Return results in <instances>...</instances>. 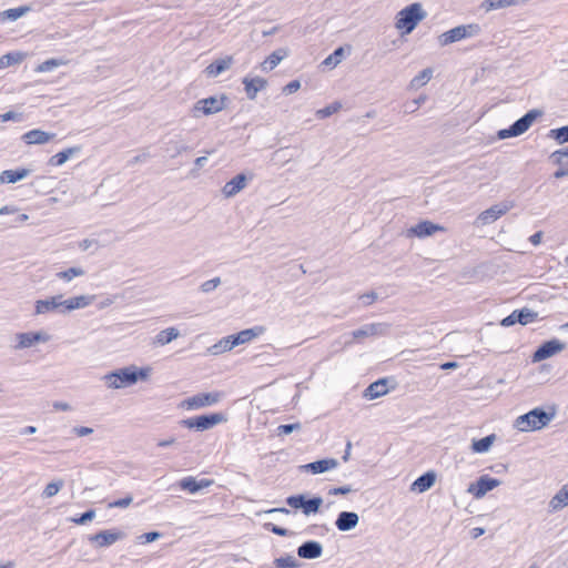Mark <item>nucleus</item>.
Instances as JSON below:
<instances>
[{
    "label": "nucleus",
    "mask_w": 568,
    "mask_h": 568,
    "mask_svg": "<svg viewBox=\"0 0 568 568\" xmlns=\"http://www.w3.org/2000/svg\"><path fill=\"white\" fill-rule=\"evenodd\" d=\"M300 88H301L300 81L298 80H293V81L288 82L283 88V92L286 93V94H292V93L296 92Z\"/></svg>",
    "instance_id": "4d7b16f0"
},
{
    "label": "nucleus",
    "mask_w": 568,
    "mask_h": 568,
    "mask_svg": "<svg viewBox=\"0 0 568 568\" xmlns=\"http://www.w3.org/2000/svg\"><path fill=\"white\" fill-rule=\"evenodd\" d=\"M550 158L556 164H568V148L552 152Z\"/></svg>",
    "instance_id": "49530a36"
},
{
    "label": "nucleus",
    "mask_w": 568,
    "mask_h": 568,
    "mask_svg": "<svg viewBox=\"0 0 568 568\" xmlns=\"http://www.w3.org/2000/svg\"><path fill=\"white\" fill-rule=\"evenodd\" d=\"M94 243H95V241H93V240H89V239H85V240H83V241H81V242H80L79 247H80L82 251H87V250H89V248L92 246V244H94Z\"/></svg>",
    "instance_id": "69168bd1"
},
{
    "label": "nucleus",
    "mask_w": 568,
    "mask_h": 568,
    "mask_svg": "<svg viewBox=\"0 0 568 568\" xmlns=\"http://www.w3.org/2000/svg\"><path fill=\"white\" fill-rule=\"evenodd\" d=\"M537 314L534 313L530 308L524 307L521 310H515L509 315L505 316L503 320H531Z\"/></svg>",
    "instance_id": "a19ab883"
},
{
    "label": "nucleus",
    "mask_w": 568,
    "mask_h": 568,
    "mask_svg": "<svg viewBox=\"0 0 568 568\" xmlns=\"http://www.w3.org/2000/svg\"><path fill=\"white\" fill-rule=\"evenodd\" d=\"M484 534H485V529L481 528V527H475V528L471 529V537L473 538H478V537H480Z\"/></svg>",
    "instance_id": "774afa93"
},
{
    "label": "nucleus",
    "mask_w": 568,
    "mask_h": 568,
    "mask_svg": "<svg viewBox=\"0 0 568 568\" xmlns=\"http://www.w3.org/2000/svg\"><path fill=\"white\" fill-rule=\"evenodd\" d=\"M382 333V324L381 323H373V324H368V325H365L364 327L357 329V331H354L353 332V336L354 338L356 339H361V338H364V337H367V336H374V335H377V334H381Z\"/></svg>",
    "instance_id": "2f4dec72"
},
{
    "label": "nucleus",
    "mask_w": 568,
    "mask_h": 568,
    "mask_svg": "<svg viewBox=\"0 0 568 568\" xmlns=\"http://www.w3.org/2000/svg\"><path fill=\"white\" fill-rule=\"evenodd\" d=\"M351 491H353L352 487L349 485H345V486H341V487L331 488L328 494L332 495V496H335V495H347Z\"/></svg>",
    "instance_id": "6e6d98bb"
},
{
    "label": "nucleus",
    "mask_w": 568,
    "mask_h": 568,
    "mask_svg": "<svg viewBox=\"0 0 568 568\" xmlns=\"http://www.w3.org/2000/svg\"><path fill=\"white\" fill-rule=\"evenodd\" d=\"M555 410L546 412L540 407H536L528 413L516 418L514 426L520 432L540 430L549 425L555 418Z\"/></svg>",
    "instance_id": "7ed1b4c3"
},
{
    "label": "nucleus",
    "mask_w": 568,
    "mask_h": 568,
    "mask_svg": "<svg viewBox=\"0 0 568 568\" xmlns=\"http://www.w3.org/2000/svg\"><path fill=\"white\" fill-rule=\"evenodd\" d=\"M94 301L93 295H79L63 298V295L39 300L34 304V315L65 314L68 312L84 308Z\"/></svg>",
    "instance_id": "f257e3e1"
},
{
    "label": "nucleus",
    "mask_w": 568,
    "mask_h": 568,
    "mask_svg": "<svg viewBox=\"0 0 568 568\" xmlns=\"http://www.w3.org/2000/svg\"><path fill=\"white\" fill-rule=\"evenodd\" d=\"M182 426L189 429L204 430L213 427V414L201 415L181 420Z\"/></svg>",
    "instance_id": "a211bd4d"
},
{
    "label": "nucleus",
    "mask_w": 568,
    "mask_h": 568,
    "mask_svg": "<svg viewBox=\"0 0 568 568\" xmlns=\"http://www.w3.org/2000/svg\"><path fill=\"white\" fill-rule=\"evenodd\" d=\"M264 333L263 326H254L252 328L243 329L239 333L232 334L236 345L245 344Z\"/></svg>",
    "instance_id": "393cba45"
},
{
    "label": "nucleus",
    "mask_w": 568,
    "mask_h": 568,
    "mask_svg": "<svg viewBox=\"0 0 568 568\" xmlns=\"http://www.w3.org/2000/svg\"><path fill=\"white\" fill-rule=\"evenodd\" d=\"M95 517V510L89 509L81 514L79 517L72 518L71 521L77 525H84L88 521H91Z\"/></svg>",
    "instance_id": "09e8293b"
},
{
    "label": "nucleus",
    "mask_w": 568,
    "mask_h": 568,
    "mask_svg": "<svg viewBox=\"0 0 568 568\" xmlns=\"http://www.w3.org/2000/svg\"><path fill=\"white\" fill-rule=\"evenodd\" d=\"M426 16L427 12L423 9V6L419 2H414L397 13L395 27L402 36L409 34Z\"/></svg>",
    "instance_id": "20e7f679"
},
{
    "label": "nucleus",
    "mask_w": 568,
    "mask_h": 568,
    "mask_svg": "<svg viewBox=\"0 0 568 568\" xmlns=\"http://www.w3.org/2000/svg\"><path fill=\"white\" fill-rule=\"evenodd\" d=\"M341 108H342L341 102H333V103L328 104L327 106L317 110L316 116L320 119L328 118V116L333 115L334 113H336Z\"/></svg>",
    "instance_id": "a18cd8bd"
},
{
    "label": "nucleus",
    "mask_w": 568,
    "mask_h": 568,
    "mask_svg": "<svg viewBox=\"0 0 568 568\" xmlns=\"http://www.w3.org/2000/svg\"><path fill=\"white\" fill-rule=\"evenodd\" d=\"M376 298H377V295L375 292H369V293L363 294L358 297L359 302L363 305H371Z\"/></svg>",
    "instance_id": "13d9d810"
},
{
    "label": "nucleus",
    "mask_w": 568,
    "mask_h": 568,
    "mask_svg": "<svg viewBox=\"0 0 568 568\" xmlns=\"http://www.w3.org/2000/svg\"><path fill=\"white\" fill-rule=\"evenodd\" d=\"M300 423H293V424H283L277 427V434L278 435H288L293 433L294 430L301 429Z\"/></svg>",
    "instance_id": "3c124183"
},
{
    "label": "nucleus",
    "mask_w": 568,
    "mask_h": 568,
    "mask_svg": "<svg viewBox=\"0 0 568 568\" xmlns=\"http://www.w3.org/2000/svg\"><path fill=\"white\" fill-rule=\"evenodd\" d=\"M213 403V395L211 393L196 394L182 402V406L186 409H196Z\"/></svg>",
    "instance_id": "5701e85b"
},
{
    "label": "nucleus",
    "mask_w": 568,
    "mask_h": 568,
    "mask_svg": "<svg viewBox=\"0 0 568 568\" xmlns=\"http://www.w3.org/2000/svg\"><path fill=\"white\" fill-rule=\"evenodd\" d=\"M235 346L237 345L236 342L234 341L233 335H229L219 341V343H215V354L231 351Z\"/></svg>",
    "instance_id": "79ce46f5"
},
{
    "label": "nucleus",
    "mask_w": 568,
    "mask_h": 568,
    "mask_svg": "<svg viewBox=\"0 0 568 568\" xmlns=\"http://www.w3.org/2000/svg\"><path fill=\"white\" fill-rule=\"evenodd\" d=\"M338 462L334 458H326L316 462H312L305 465H302L300 469L305 473H311L313 475L322 474L325 471L333 470L338 467Z\"/></svg>",
    "instance_id": "f8f14e48"
},
{
    "label": "nucleus",
    "mask_w": 568,
    "mask_h": 568,
    "mask_svg": "<svg viewBox=\"0 0 568 568\" xmlns=\"http://www.w3.org/2000/svg\"><path fill=\"white\" fill-rule=\"evenodd\" d=\"M246 175L241 173L229 181L222 189V193L225 197H233L246 186Z\"/></svg>",
    "instance_id": "aec40b11"
},
{
    "label": "nucleus",
    "mask_w": 568,
    "mask_h": 568,
    "mask_svg": "<svg viewBox=\"0 0 568 568\" xmlns=\"http://www.w3.org/2000/svg\"><path fill=\"white\" fill-rule=\"evenodd\" d=\"M436 480V475L433 471H427L419 476L410 486L413 491L425 493L430 489Z\"/></svg>",
    "instance_id": "b1692460"
},
{
    "label": "nucleus",
    "mask_w": 568,
    "mask_h": 568,
    "mask_svg": "<svg viewBox=\"0 0 568 568\" xmlns=\"http://www.w3.org/2000/svg\"><path fill=\"white\" fill-rule=\"evenodd\" d=\"M22 57L20 53H7L0 57V70L6 69L12 64H17L21 61Z\"/></svg>",
    "instance_id": "c03bdc74"
},
{
    "label": "nucleus",
    "mask_w": 568,
    "mask_h": 568,
    "mask_svg": "<svg viewBox=\"0 0 568 568\" xmlns=\"http://www.w3.org/2000/svg\"><path fill=\"white\" fill-rule=\"evenodd\" d=\"M160 536L161 535L158 531H150V532H145V534L141 535L140 539H142L143 542H153L156 539H159Z\"/></svg>",
    "instance_id": "bf43d9fd"
},
{
    "label": "nucleus",
    "mask_w": 568,
    "mask_h": 568,
    "mask_svg": "<svg viewBox=\"0 0 568 568\" xmlns=\"http://www.w3.org/2000/svg\"><path fill=\"white\" fill-rule=\"evenodd\" d=\"M213 480L207 478L196 479L195 477L189 476L180 480L179 486L191 494H196L200 490L210 487Z\"/></svg>",
    "instance_id": "2eb2a0df"
},
{
    "label": "nucleus",
    "mask_w": 568,
    "mask_h": 568,
    "mask_svg": "<svg viewBox=\"0 0 568 568\" xmlns=\"http://www.w3.org/2000/svg\"><path fill=\"white\" fill-rule=\"evenodd\" d=\"M322 504L323 499L321 497L305 499L302 511L306 516H310L311 514H316L320 510Z\"/></svg>",
    "instance_id": "e433bc0d"
},
{
    "label": "nucleus",
    "mask_w": 568,
    "mask_h": 568,
    "mask_svg": "<svg viewBox=\"0 0 568 568\" xmlns=\"http://www.w3.org/2000/svg\"><path fill=\"white\" fill-rule=\"evenodd\" d=\"M11 120H20V114L13 111H8L6 113L0 114V122H7Z\"/></svg>",
    "instance_id": "052dcab7"
},
{
    "label": "nucleus",
    "mask_w": 568,
    "mask_h": 568,
    "mask_svg": "<svg viewBox=\"0 0 568 568\" xmlns=\"http://www.w3.org/2000/svg\"><path fill=\"white\" fill-rule=\"evenodd\" d=\"M565 176H568V168L567 169L561 168L554 173V178H556V179H561Z\"/></svg>",
    "instance_id": "338daca9"
},
{
    "label": "nucleus",
    "mask_w": 568,
    "mask_h": 568,
    "mask_svg": "<svg viewBox=\"0 0 568 568\" xmlns=\"http://www.w3.org/2000/svg\"><path fill=\"white\" fill-rule=\"evenodd\" d=\"M264 528H265L266 530L272 531V532H273V534H275V535H278V536H290V535H292V532H291V531H288L287 529L282 528V527H280V526H276V525H274V524H272V523H266V524L264 525Z\"/></svg>",
    "instance_id": "864d4df0"
},
{
    "label": "nucleus",
    "mask_w": 568,
    "mask_h": 568,
    "mask_svg": "<svg viewBox=\"0 0 568 568\" xmlns=\"http://www.w3.org/2000/svg\"><path fill=\"white\" fill-rule=\"evenodd\" d=\"M344 57V49L342 47L335 49L333 53H331L327 58H325L322 62L323 65L328 68H335L342 62Z\"/></svg>",
    "instance_id": "4c0bfd02"
},
{
    "label": "nucleus",
    "mask_w": 568,
    "mask_h": 568,
    "mask_svg": "<svg viewBox=\"0 0 568 568\" xmlns=\"http://www.w3.org/2000/svg\"><path fill=\"white\" fill-rule=\"evenodd\" d=\"M233 60L231 57H227L225 59L215 60V77L222 73L223 71L227 70Z\"/></svg>",
    "instance_id": "8fccbe9b"
},
{
    "label": "nucleus",
    "mask_w": 568,
    "mask_h": 568,
    "mask_svg": "<svg viewBox=\"0 0 568 568\" xmlns=\"http://www.w3.org/2000/svg\"><path fill=\"white\" fill-rule=\"evenodd\" d=\"M14 344L12 348L14 351L31 348L39 343H47L50 339V335L43 331L38 332H24L17 333L13 337Z\"/></svg>",
    "instance_id": "0eeeda50"
},
{
    "label": "nucleus",
    "mask_w": 568,
    "mask_h": 568,
    "mask_svg": "<svg viewBox=\"0 0 568 568\" xmlns=\"http://www.w3.org/2000/svg\"><path fill=\"white\" fill-rule=\"evenodd\" d=\"M133 498L131 495L125 496L124 498L116 499L109 504V508H126L131 505Z\"/></svg>",
    "instance_id": "603ef678"
},
{
    "label": "nucleus",
    "mask_w": 568,
    "mask_h": 568,
    "mask_svg": "<svg viewBox=\"0 0 568 568\" xmlns=\"http://www.w3.org/2000/svg\"><path fill=\"white\" fill-rule=\"evenodd\" d=\"M28 169L4 170L0 174V183H16L29 175Z\"/></svg>",
    "instance_id": "bb28decb"
},
{
    "label": "nucleus",
    "mask_w": 568,
    "mask_h": 568,
    "mask_svg": "<svg viewBox=\"0 0 568 568\" xmlns=\"http://www.w3.org/2000/svg\"><path fill=\"white\" fill-rule=\"evenodd\" d=\"M437 231H444V227L425 220L408 229L407 235L423 239L433 235Z\"/></svg>",
    "instance_id": "ddd939ff"
},
{
    "label": "nucleus",
    "mask_w": 568,
    "mask_h": 568,
    "mask_svg": "<svg viewBox=\"0 0 568 568\" xmlns=\"http://www.w3.org/2000/svg\"><path fill=\"white\" fill-rule=\"evenodd\" d=\"M55 136L54 133H49L40 129H34L26 132L21 139L24 143L30 145H41L50 142Z\"/></svg>",
    "instance_id": "4468645a"
},
{
    "label": "nucleus",
    "mask_w": 568,
    "mask_h": 568,
    "mask_svg": "<svg viewBox=\"0 0 568 568\" xmlns=\"http://www.w3.org/2000/svg\"><path fill=\"white\" fill-rule=\"evenodd\" d=\"M359 521V517L354 511H341L335 520V526L339 531H349L354 529Z\"/></svg>",
    "instance_id": "dca6fc26"
},
{
    "label": "nucleus",
    "mask_w": 568,
    "mask_h": 568,
    "mask_svg": "<svg viewBox=\"0 0 568 568\" xmlns=\"http://www.w3.org/2000/svg\"><path fill=\"white\" fill-rule=\"evenodd\" d=\"M52 406L55 410L67 412L71 409V406L65 402H54Z\"/></svg>",
    "instance_id": "680f3d73"
},
{
    "label": "nucleus",
    "mask_w": 568,
    "mask_h": 568,
    "mask_svg": "<svg viewBox=\"0 0 568 568\" xmlns=\"http://www.w3.org/2000/svg\"><path fill=\"white\" fill-rule=\"evenodd\" d=\"M305 499L304 495H293L286 498V504L294 509H302Z\"/></svg>",
    "instance_id": "de8ad7c7"
},
{
    "label": "nucleus",
    "mask_w": 568,
    "mask_h": 568,
    "mask_svg": "<svg viewBox=\"0 0 568 568\" xmlns=\"http://www.w3.org/2000/svg\"><path fill=\"white\" fill-rule=\"evenodd\" d=\"M541 114L542 112L537 109L528 111L520 119L516 120L509 128L499 130L497 132L498 139L505 140L524 134L536 121V119L541 116Z\"/></svg>",
    "instance_id": "39448f33"
},
{
    "label": "nucleus",
    "mask_w": 568,
    "mask_h": 568,
    "mask_svg": "<svg viewBox=\"0 0 568 568\" xmlns=\"http://www.w3.org/2000/svg\"><path fill=\"white\" fill-rule=\"evenodd\" d=\"M288 55V50L285 48H280L272 52L265 61L262 63L263 71H271L275 69L280 62Z\"/></svg>",
    "instance_id": "a878e982"
},
{
    "label": "nucleus",
    "mask_w": 568,
    "mask_h": 568,
    "mask_svg": "<svg viewBox=\"0 0 568 568\" xmlns=\"http://www.w3.org/2000/svg\"><path fill=\"white\" fill-rule=\"evenodd\" d=\"M500 484L501 481L499 479L483 475L468 486L467 491L473 495L475 499H481L488 491L495 489Z\"/></svg>",
    "instance_id": "6e6552de"
},
{
    "label": "nucleus",
    "mask_w": 568,
    "mask_h": 568,
    "mask_svg": "<svg viewBox=\"0 0 568 568\" xmlns=\"http://www.w3.org/2000/svg\"><path fill=\"white\" fill-rule=\"evenodd\" d=\"M273 564L276 568H298L301 566L298 559L293 555L275 558Z\"/></svg>",
    "instance_id": "c9c22d12"
},
{
    "label": "nucleus",
    "mask_w": 568,
    "mask_h": 568,
    "mask_svg": "<svg viewBox=\"0 0 568 568\" xmlns=\"http://www.w3.org/2000/svg\"><path fill=\"white\" fill-rule=\"evenodd\" d=\"M18 210L17 207L14 206H10V205H4L0 209V215H7V214H13L16 213Z\"/></svg>",
    "instance_id": "0e129e2a"
},
{
    "label": "nucleus",
    "mask_w": 568,
    "mask_h": 568,
    "mask_svg": "<svg viewBox=\"0 0 568 568\" xmlns=\"http://www.w3.org/2000/svg\"><path fill=\"white\" fill-rule=\"evenodd\" d=\"M568 506V484L564 485L549 500V511H559Z\"/></svg>",
    "instance_id": "412c9836"
},
{
    "label": "nucleus",
    "mask_w": 568,
    "mask_h": 568,
    "mask_svg": "<svg viewBox=\"0 0 568 568\" xmlns=\"http://www.w3.org/2000/svg\"><path fill=\"white\" fill-rule=\"evenodd\" d=\"M541 239H542V232L541 231H538L536 233H534L530 237H529V241L532 245L537 246L541 243Z\"/></svg>",
    "instance_id": "e2e57ef3"
},
{
    "label": "nucleus",
    "mask_w": 568,
    "mask_h": 568,
    "mask_svg": "<svg viewBox=\"0 0 568 568\" xmlns=\"http://www.w3.org/2000/svg\"><path fill=\"white\" fill-rule=\"evenodd\" d=\"M565 343L560 342L559 339L547 341L535 351L532 354V362L537 363L547 359L560 353L562 349H565Z\"/></svg>",
    "instance_id": "9d476101"
},
{
    "label": "nucleus",
    "mask_w": 568,
    "mask_h": 568,
    "mask_svg": "<svg viewBox=\"0 0 568 568\" xmlns=\"http://www.w3.org/2000/svg\"><path fill=\"white\" fill-rule=\"evenodd\" d=\"M513 206H514V204L511 202H503L499 204H495V205L490 206L489 209L483 211L478 215L477 220L483 225L490 224V223L495 222L496 220H498L504 214H506Z\"/></svg>",
    "instance_id": "9b49d317"
},
{
    "label": "nucleus",
    "mask_w": 568,
    "mask_h": 568,
    "mask_svg": "<svg viewBox=\"0 0 568 568\" xmlns=\"http://www.w3.org/2000/svg\"><path fill=\"white\" fill-rule=\"evenodd\" d=\"M72 433L78 437H84L93 433V428L87 426H75L72 428Z\"/></svg>",
    "instance_id": "5fc2aeb1"
},
{
    "label": "nucleus",
    "mask_w": 568,
    "mask_h": 568,
    "mask_svg": "<svg viewBox=\"0 0 568 568\" xmlns=\"http://www.w3.org/2000/svg\"><path fill=\"white\" fill-rule=\"evenodd\" d=\"M180 335V332L175 327H169L161 331L156 336L154 343L158 345H166Z\"/></svg>",
    "instance_id": "473e14b6"
},
{
    "label": "nucleus",
    "mask_w": 568,
    "mask_h": 568,
    "mask_svg": "<svg viewBox=\"0 0 568 568\" xmlns=\"http://www.w3.org/2000/svg\"><path fill=\"white\" fill-rule=\"evenodd\" d=\"M480 32L481 28L477 23L462 24L442 33L438 40L440 45L444 47L466 38L476 37Z\"/></svg>",
    "instance_id": "423d86ee"
},
{
    "label": "nucleus",
    "mask_w": 568,
    "mask_h": 568,
    "mask_svg": "<svg viewBox=\"0 0 568 568\" xmlns=\"http://www.w3.org/2000/svg\"><path fill=\"white\" fill-rule=\"evenodd\" d=\"M496 436L494 434L483 437L480 439H474L471 443V450L477 454L487 453L494 444Z\"/></svg>",
    "instance_id": "c756f323"
},
{
    "label": "nucleus",
    "mask_w": 568,
    "mask_h": 568,
    "mask_svg": "<svg viewBox=\"0 0 568 568\" xmlns=\"http://www.w3.org/2000/svg\"><path fill=\"white\" fill-rule=\"evenodd\" d=\"M124 536V532L120 530H101L94 535H90L88 540L97 548H104L123 539Z\"/></svg>",
    "instance_id": "1a4fd4ad"
},
{
    "label": "nucleus",
    "mask_w": 568,
    "mask_h": 568,
    "mask_svg": "<svg viewBox=\"0 0 568 568\" xmlns=\"http://www.w3.org/2000/svg\"><path fill=\"white\" fill-rule=\"evenodd\" d=\"M81 151V146H72L68 148L53 156L50 158L49 163L53 166L63 165L71 156L79 153Z\"/></svg>",
    "instance_id": "cd10ccee"
},
{
    "label": "nucleus",
    "mask_w": 568,
    "mask_h": 568,
    "mask_svg": "<svg viewBox=\"0 0 568 568\" xmlns=\"http://www.w3.org/2000/svg\"><path fill=\"white\" fill-rule=\"evenodd\" d=\"M388 393L387 388V379L381 378L374 383H372L365 390H364V398L366 399H375L381 396H384Z\"/></svg>",
    "instance_id": "4be33fe9"
},
{
    "label": "nucleus",
    "mask_w": 568,
    "mask_h": 568,
    "mask_svg": "<svg viewBox=\"0 0 568 568\" xmlns=\"http://www.w3.org/2000/svg\"><path fill=\"white\" fill-rule=\"evenodd\" d=\"M68 63V61L63 58H52V59H48L45 61H43L42 63H40L37 68H36V71L37 72H50L52 71L53 69L55 68H59V67H62V65H65Z\"/></svg>",
    "instance_id": "f704fd0d"
},
{
    "label": "nucleus",
    "mask_w": 568,
    "mask_h": 568,
    "mask_svg": "<svg viewBox=\"0 0 568 568\" xmlns=\"http://www.w3.org/2000/svg\"><path fill=\"white\" fill-rule=\"evenodd\" d=\"M433 77V69L426 68L415 75L409 83L410 89H419L424 87Z\"/></svg>",
    "instance_id": "72a5a7b5"
},
{
    "label": "nucleus",
    "mask_w": 568,
    "mask_h": 568,
    "mask_svg": "<svg viewBox=\"0 0 568 568\" xmlns=\"http://www.w3.org/2000/svg\"><path fill=\"white\" fill-rule=\"evenodd\" d=\"M30 11V7L21 6L18 8H12L0 12V22L6 20L16 21L19 18L23 17L26 13Z\"/></svg>",
    "instance_id": "7c9ffc66"
},
{
    "label": "nucleus",
    "mask_w": 568,
    "mask_h": 568,
    "mask_svg": "<svg viewBox=\"0 0 568 568\" xmlns=\"http://www.w3.org/2000/svg\"><path fill=\"white\" fill-rule=\"evenodd\" d=\"M151 367L125 366L112 371L103 376L109 388H124L134 385L138 381H145L150 376Z\"/></svg>",
    "instance_id": "f03ea898"
},
{
    "label": "nucleus",
    "mask_w": 568,
    "mask_h": 568,
    "mask_svg": "<svg viewBox=\"0 0 568 568\" xmlns=\"http://www.w3.org/2000/svg\"><path fill=\"white\" fill-rule=\"evenodd\" d=\"M243 84H244V90H245L246 97L250 100H254L256 98L257 93L266 88L267 81L260 77H255V78L245 77L243 79Z\"/></svg>",
    "instance_id": "6ab92c4d"
},
{
    "label": "nucleus",
    "mask_w": 568,
    "mask_h": 568,
    "mask_svg": "<svg viewBox=\"0 0 568 568\" xmlns=\"http://www.w3.org/2000/svg\"><path fill=\"white\" fill-rule=\"evenodd\" d=\"M63 485L64 481L62 479L49 483L42 491V497L50 498L55 496L59 493V490L63 487Z\"/></svg>",
    "instance_id": "37998d69"
},
{
    "label": "nucleus",
    "mask_w": 568,
    "mask_h": 568,
    "mask_svg": "<svg viewBox=\"0 0 568 568\" xmlns=\"http://www.w3.org/2000/svg\"><path fill=\"white\" fill-rule=\"evenodd\" d=\"M211 113H213V97H209L197 101L192 109V115L194 118L209 115Z\"/></svg>",
    "instance_id": "c85d7f7f"
},
{
    "label": "nucleus",
    "mask_w": 568,
    "mask_h": 568,
    "mask_svg": "<svg viewBox=\"0 0 568 568\" xmlns=\"http://www.w3.org/2000/svg\"><path fill=\"white\" fill-rule=\"evenodd\" d=\"M84 274L85 271L82 267H70L65 271L58 272L55 276L64 282H70L74 277L83 276Z\"/></svg>",
    "instance_id": "58836bf2"
},
{
    "label": "nucleus",
    "mask_w": 568,
    "mask_h": 568,
    "mask_svg": "<svg viewBox=\"0 0 568 568\" xmlns=\"http://www.w3.org/2000/svg\"><path fill=\"white\" fill-rule=\"evenodd\" d=\"M322 554L323 546L315 540L305 541L297 548V555L303 559H316L321 557Z\"/></svg>",
    "instance_id": "f3484780"
},
{
    "label": "nucleus",
    "mask_w": 568,
    "mask_h": 568,
    "mask_svg": "<svg viewBox=\"0 0 568 568\" xmlns=\"http://www.w3.org/2000/svg\"><path fill=\"white\" fill-rule=\"evenodd\" d=\"M548 136L554 139L558 144L568 143V125L551 129Z\"/></svg>",
    "instance_id": "ea45409f"
}]
</instances>
